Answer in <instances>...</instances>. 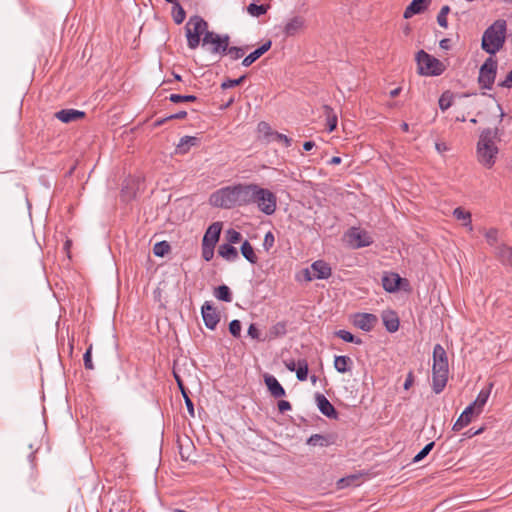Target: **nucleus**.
Listing matches in <instances>:
<instances>
[{
	"instance_id": "1",
	"label": "nucleus",
	"mask_w": 512,
	"mask_h": 512,
	"mask_svg": "<svg viewBox=\"0 0 512 512\" xmlns=\"http://www.w3.org/2000/svg\"><path fill=\"white\" fill-rule=\"evenodd\" d=\"M449 365L445 349L441 344L433 348L432 389L436 394L441 393L448 381Z\"/></svg>"
},
{
	"instance_id": "2",
	"label": "nucleus",
	"mask_w": 512,
	"mask_h": 512,
	"mask_svg": "<svg viewBox=\"0 0 512 512\" xmlns=\"http://www.w3.org/2000/svg\"><path fill=\"white\" fill-rule=\"evenodd\" d=\"M507 24L503 19L493 22L483 33L481 48L490 55L500 51L506 40Z\"/></svg>"
},
{
	"instance_id": "3",
	"label": "nucleus",
	"mask_w": 512,
	"mask_h": 512,
	"mask_svg": "<svg viewBox=\"0 0 512 512\" xmlns=\"http://www.w3.org/2000/svg\"><path fill=\"white\" fill-rule=\"evenodd\" d=\"M498 137V129H484L479 137L477 144L478 160L484 166L490 168L495 163V157L498 153V148L495 144V139Z\"/></svg>"
},
{
	"instance_id": "4",
	"label": "nucleus",
	"mask_w": 512,
	"mask_h": 512,
	"mask_svg": "<svg viewBox=\"0 0 512 512\" xmlns=\"http://www.w3.org/2000/svg\"><path fill=\"white\" fill-rule=\"evenodd\" d=\"M187 45L190 49H196L201 41V35L208 31V23L200 16L195 15L189 18L185 25Z\"/></svg>"
},
{
	"instance_id": "5",
	"label": "nucleus",
	"mask_w": 512,
	"mask_h": 512,
	"mask_svg": "<svg viewBox=\"0 0 512 512\" xmlns=\"http://www.w3.org/2000/svg\"><path fill=\"white\" fill-rule=\"evenodd\" d=\"M416 62L418 65V73L424 76H439L446 69L445 65L439 59L424 50L417 52Z\"/></svg>"
},
{
	"instance_id": "6",
	"label": "nucleus",
	"mask_w": 512,
	"mask_h": 512,
	"mask_svg": "<svg viewBox=\"0 0 512 512\" xmlns=\"http://www.w3.org/2000/svg\"><path fill=\"white\" fill-rule=\"evenodd\" d=\"M210 202L215 207L225 209L239 206L236 185L228 186L214 192L210 197Z\"/></svg>"
},
{
	"instance_id": "7",
	"label": "nucleus",
	"mask_w": 512,
	"mask_h": 512,
	"mask_svg": "<svg viewBox=\"0 0 512 512\" xmlns=\"http://www.w3.org/2000/svg\"><path fill=\"white\" fill-rule=\"evenodd\" d=\"M253 204H256L262 213L272 215L277 208V197L270 190L257 185Z\"/></svg>"
},
{
	"instance_id": "8",
	"label": "nucleus",
	"mask_w": 512,
	"mask_h": 512,
	"mask_svg": "<svg viewBox=\"0 0 512 512\" xmlns=\"http://www.w3.org/2000/svg\"><path fill=\"white\" fill-rule=\"evenodd\" d=\"M498 63L497 60L488 57L479 70L478 83L481 88L491 90L496 78Z\"/></svg>"
},
{
	"instance_id": "9",
	"label": "nucleus",
	"mask_w": 512,
	"mask_h": 512,
	"mask_svg": "<svg viewBox=\"0 0 512 512\" xmlns=\"http://www.w3.org/2000/svg\"><path fill=\"white\" fill-rule=\"evenodd\" d=\"M230 37L228 34L219 35L215 32H206L202 39V46L210 45L208 49L212 54L225 55Z\"/></svg>"
},
{
	"instance_id": "10",
	"label": "nucleus",
	"mask_w": 512,
	"mask_h": 512,
	"mask_svg": "<svg viewBox=\"0 0 512 512\" xmlns=\"http://www.w3.org/2000/svg\"><path fill=\"white\" fill-rule=\"evenodd\" d=\"M346 238H347L348 243L353 248L366 247V246H369L370 244H372V242H373L372 237L369 234V232H367L361 228H356V227L351 228L347 232Z\"/></svg>"
},
{
	"instance_id": "11",
	"label": "nucleus",
	"mask_w": 512,
	"mask_h": 512,
	"mask_svg": "<svg viewBox=\"0 0 512 512\" xmlns=\"http://www.w3.org/2000/svg\"><path fill=\"white\" fill-rule=\"evenodd\" d=\"M201 314L204 321L205 326L208 329H215L217 324L220 321V315L217 312V309L212 305L211 302L206 301L202 305Z\"/></svg>"
},
{
	"instance_id": "12",
	"label": "nucleus",
	"mask_w": 512,
	"mask_h": 512,
	"mask_svg": "<svg viewBox=\"0 0 512 512\" xmlns=\"http://www.w3.org/2000/svg\"><path fill=\"white\" fill-rule=\"evenodd\" d=\"M239 206L253 204L257 184L236 185Z\"/></svg>"
},
{
	"instance_id": "13",
	"label": "nucleus",
	"mask_w": 512,
	"mask_h": 512,
	"mask_svg": "<svg viewBox=\"0 0 512 512\" xmlns=\"http://www.w3.org/2000/svg\"><path fill=\"white\" fill-rule=\"evenodd\" d=\"M377 322V316L371 313H358L354 317V325L366 332L371 331Z\"/></svg>"
},
{
	"instance_id": "14",
	"label": "nucleus",
	"mask_w": 512,
	"mask_h": 512,
	"mask_svg": "<svg viewBox=\"0 0 512 512\" xmlns=\"http://www.w3.org/2000/svg\"><path fill=\"white\" fill-rule=\"evenodd\" d=\"M315 401L319 411L330 419H336L338 413L330 401L321 393L315 395Z\"/></svg>"
},
{
	"instance_id": "15",
	"label": "nucleus",
	"mask_w": 512,
	"mask_h": 512,
	"mask_svg": "<svg viewBox=\"0 0 512 512\" xmlns=\"http://www.w3.org/2000/svg\"><path fill=\"white\" fill-rule=\"evenodd\" d=\"M403 279L399 274L394 272H386L382 277V286L386 292L394 293L400 288V284Z\"/></svg>"
},
{
	"instance_id": "16",
	"label": "nucleus",
	"mask_w": 512,
	"mask_h": 512,
	"mask_svg": "<svg viewBox=\"0 0 512 512\" xmlns=\"http://www.w3.org/2000/svg\"><path fill=\"white\" fill-rule=\"evenodd\" d=\"M264 382L271 396L274 398H281L286 395L285 389L273 375L265 374Z\"/></svg>"
},
{
	"instance_id": "17",
	"label": "nucleus",
	"mask_w": 512,
	"mask_h": 512,
	"mask_svg": "<svg viewBox=\"0 0 512 512\" xmlns=\"http://www.w3.org/2000/svg\"><path fill=\"white\" fill-rule=\"evenodd\" d=\"M221 229H222V224L220 222L212 223L208 227V229L206 230V232L204 234L202 244H204V245L207 244V245L215 247L216 243L219 240Z\"/></svg>"
},
{
	"instance_id": "18",
	"label": "nucleus",
	"mask_w": 512,
	"mask_h": 512,
	"mask_svg": "<svg viewBox=\"0 0 512 512\" xmlns=\"http://www.w3.org/2000/svg\"><path fill=\"white\" fill-rule=\"evenodd\" d=\"M55 117L63 123H70L83 119L85 112L76 109H62L55 113Z\"/></svg>"
},
{
	"instance_id": "19",
	"label": "nucleus",
	"mask_w": 512,
	"mask_h": 512,
	"mask_svg": "<svg viewBox=\"0 0 512 512\" xmlns=\"http://www.w3.org/2000/svg\"><path fill=\"white\" fill-rule=\"evenodd\" d=\"M310 268L316 279H327L332 274L329 264L322 260L315 261Z\"/></svg>"
},
{
	"instance_id": "20",
	"label": "nucleus",
	"mask_w": 512,
	"mask_h": 512,
	"mask_svg": "<svg viewBox=\"0 0 512 512\" xmlns=\"http://www.w3.org/2000/svg\"><path fill=\"white\" fill-rule=\"evenodd\" d=\"M430 0H412L404 11V18L409 19L416 14H420L427 8Z\"/></svg>"
},
{
	"instance_id": "21",
	"label": "nucleus",
	"mask_w": 512,
	"mask_h": 512,
	"mask_svg": "<svg viewBox=\"0 0 512 512\" xmlns=\"http://www.w3.org/2000/svg\"><path fill=\"white\" fill-rule=\"evenodd\" d=\"M382 320L388 332L394 333L399 329V318L393 311H386L382 314Z\"/></svg>"
},
{
	"instance_id": "22",
	"label": "nucleus",
	"mask_w": 512,
	"mask_h": 512,
	"mask_svg": "<svg viewBox=\"0 0 512 512\" xmlns=\"http://www.w3.org/2000/svg\"><path fill=\"white\" fill-rule=\"evenodd\" d=\"M474 414H476V411L472 407L467 406L454 423L453 430L460 431L462 428L467 426L471 422Z\"/></svg>"
},
{
	"instance_id": "23",
	"label": "nucleus",
	"mask_w": 512,
	"mask_h": 512,
	"mask_svg": "<svg viewBox=\"0 0 512 512\" xmlns=\"http://www.w3.org/2000/svg\"><path fill=\"white\" fill-rule=\"evenodd\" d=\"M335 439L332 435L313 434L307 439V444L311 446L327 447L334 444Z\"/></svg>"
},
{
	"instance_id": "24",
	"label": "nucleus",
	"mask_w": 512,
	"mask_h": 512,
	"mask_svg": "<svg viewBox=\"0 0 512 512\" xmlns=\"http://www.w3.org/2000/svg\"><path fill=\"white\" fill-rule=\"evenodd\" d=\"M495 253L498 259L504 264L512 267V248L501 244L495 247Z\"/></svg>"
},
{
	"instance_id": "25",
	"label": "nucleus",
	"mask_w": 512,
	"mask_h": 512,
	"mask_svg": "<svg viewBox=\"0 0 512 512\" xmlns=\"http://www.w3.org/2000/svg\"><path fill=\"white\" fill-rule=\"evenodd\" d=\"M304 21L300 17L292 18L284 27V33L286 36H294L303 27Z\"/></svg>"
},
{
	"instance_id": "26",
	"label": "nucleus",
	"mask_w": 512,
	"mask_h": 512,
	"mask_svg": "<svg viewBox=\"0 0 512 512\" xmlns=\"http://www.w3.org/2000/svg\"><path fill=\"white\" fill-rule=\"evenodd\" d=\"M198 143V139L193 136H184L180 139L177 147V154H186L192 146H195Z\"/></svg>"
},
{
	"instance_id": "27",
	"label": "nucleus",
	"mask_w": 512,
	"mask_h": 512,
	"mask_svg": "<svg viewBox=\"0 0 512 512\" xmlns=\"http://www.w3.org/2000/svg\"><path fill=\"white\" fill-rule=\"evenodd\" d=\"M218 254L227 261H235L238 258L237 249L228 243L219 246Z\"/></svg>"
},
{
	"instance_id": "28",
	"label": "nucleus",
	"mask_w": 512,
	"mask_h": 512,
	"mask_svg": "<svg viewBox=\"0 0 512 512\" xmlns=\"http://www.w3.org/2000/svg\"><path fill=\"white\" fill-rule=\"evenodd\" d=\"M489 395H490V389H482L478 393V396L475 399V401L469 405L470 407H472L476 411V414H480L481 413L482 408L487 403Z\"/></svg>"
},
{
	"instance_id": "29",
	"label": "nucleus",
	"mask_w": 512,
	"mask_h": 512,
	"mask_svg": "<svg viewBox=\"0 0 512 512\" xmlns=\"http://www.w3.org/2000/svg\"><path fill=\"white\" fill-rule=\"evenodd\" d=\"M453 216L457 220L464 221L463 225L467 227L469 231L473 230L471 223V213L469 211L464 210L462 207H457L453 210Z\"/></svg>"
},
{
	"instance_id": "30",
	"label": "nucleus",
	"mask_w": 512,
	"mask_h": 512,
	"mask_svg": "<svg viewBox=\"0 0 512 512\" xmlns=\"http://www.w3.org/2000/svg\"><path fill=\"white\" fill-rule=\"evenodd\" d=\"M352 361L348 356H336L334 359V367L339 373H346L350 370Z\"/></svg>"
},
{
	"instance_id": "31",
	"label": "nucleus",
	"mask_w": 512,
	"mask_h": 512,
	"mask_svg": "<svg viewBox=\"0 0 512 512\" xmlns=\"http://www.w3.org/2000/svg\"><path fill=\"white\" fill-rule=\"evenodd\" d=\"M241 253L243 257L251 264H255L258 260L252 245L246 240L241 246Z\"/></svg>"
},
{
	"instance_id": "32",
	"label": "nucleus",
	"mask_w": 512,
	"mask_h": 512,
	"mask_svg": "<svg viewBox=\"0 0 512 512\" xmlns=\"http://www.w3.org/2000/svg\"><path fill=\"white\" fill-rule=\"evenodd\" d=\"M214 295L217 299L224 302L232 301V294L228 286L221 285L215 289Z\"/></svg>"
},
{
	"instance_id": "33",
	"label": "nucleus",
	"mask_w": 512,
	"mask_h": 512,
	"mask_svg": "<svg viewBox=\"0 0 512 512\" xmlns=\"http://www.w3.org/2000/svg\"><path fill=\"white\" fill-rule=\"evenodd\" d=\"M296 377L299 381H305L308 377V363L305 359H300L297 362V369L295 370Z\"/></svg>"
},
{
	"instance_id": "34",
	"label": "nucleus",
	"mask_w": 512,
	"mask_h": 512,
	"mask_svg": "<svg viewBox=\"0 0 512 512\" xmlns=\"http://www.w3.org/2000/svg\"><path fill=\"white\" fill-rule=\"evenodd\" d=\"M172 5H173V9H172L173 20L176 24H181L185 20V17H186L185 10L180 5L179 0L176 1V4H172Z\"/></svg>"
},
{
	"instance_id": "35",
	"label": "nucleus",
	"mask_w": 512,
	"mask_h": 512,
	"mask_svg": "<svg viewBox=\"0 0 512 512\" xmlns=\"http://www.w3.org/2000/svg\"><path fill=\"white\" fill-rule=\"evenodd\" d=\"M286 332H287L286 323L278 322L270 328L269 336H270V338H277V337L284 336L286 334Z\"/></svg>"
},
{
	"instance_id": "36",
	"label": "nucleus",
	"mask_w": 512,
	"mask_h": 512,
	"mask_svg": "<svg viewBox=\"0 0 512 512\" xmlns=\"http://www.w3.org/2000/svg\"><path fill=\"white\" fill-rule=\"evenodd\" d=\"M335 335L345 342L355 343L359 345L362 344L361 339L356 338L352 333H350L347 330H338L335 332Z\"/></svg>"
},
{
	"instance_id": "37",
	"label": "nucleus",
	"mask_w": 512,
	"mask_h": 512,
	"mask_svg": "<svg viewBox=\"0 0 512 512\" xmlns=\"http://www.w3.org/2000/svg\"><path fill=\"white\" fill-rule=\"evenodd\" d=\"M324 110L327 116L328 131L332 132L337 126V116L329 106H324Z\"/></svg>"
},
{
	"instance_id": "38",
	"label": "nucleus",
	"mask_w": 512,
	"mask_h": 512,
	"mask_svg": "<svg viewBox=\"0 0 512 512\" xmlns=\"http://www.w3.org/2000/svg\"><path fill=\"white\" fill-rule=\"evenodd\" d=\"M247 12L253 17H259L267 12V6L250 3L247 6Z\"/></svg>"
},
{
	"instance_id": "39",
	"label": "nucleus",
	"mask_w": 512,
	"mask_h": 512,
	"mask_svg": "<svg viewBox=\"0 0 512 512\" xmlns=\"http://www.w3.org/2000/svg\"><path fill=\"white\" fill-rule=\"evenodd\" d=\"M225 55H228L232 60H237L245 55V49L236 46L229 47L228 45Z\"/></svg>"
},
{
	"instance_id": "40",
	"label": "nucleus",
	"mask_w": 512,
	"mask_h": 512,
	"mask_svg": "<svg viewBox=\"0 0 512 512\" xmlns=\"http://www.w3.org/2000/svg\"><path fill=\"white\" fill-rule=\"evenodd\" d=\"M170 250V245L166 241L157 242L153 247V253L158 257H163Z\"/></svg>"
},
{
	"instance_id": "41",
	"label": "nucleus",
	"mask_w": 512,
	"mask_h": 512,
	"mask_svg": "<svg viewBox=\"0 0 512 512\" xmlns=\"http://www.w3.org/2000/svg\"><path fill=\"white\" fill-rule=\"evenodd\" d=\"M450 12V7L448 5H444L441 9H440V12L438 13L437 15V22L439 24V26L443 27V28H447L448 26V23H447V14Z\"/></svg>"
},
{
	"instance_id": "42",
	"label": "nucleus",
	"mask_w": 512,
	"mask_h": 512,
	"mask_svg": "<svg viewBox=\"0 0 512 512\" xmlns=\"http://www.w3.org/2000/svg\"><path fill=\"white\" fill-rule=\"evenodd\" d=\"M196 96L194 95H180V94H171L169 96V100L173 103L180 102H194L196 101Z\"/></svg>"
},
{
	"instance_id": "43",
	"label": "nucleus",
	"mask_w": 512,
	"mask_h": 512,
	"mask_svg": "<svg viewBox=\"0 0 512 512\" xmlns=\"http://www.w3.org/2000/svg\"><path fill=\"white\" fill-rule=\"evenodd\" d=\"M433 447H434V442H430V443L426 444L424 446V448L414 456L413 462L417 463V462H420L421 460H423L430 453V451L433 449Z\"/></svg>"
},
{
	"instance_id": "44",
	"label": "nucleus",
	"mask_w": 512,
	"mask_h": 512,
	"mask_svg": "<svg viewBox=\"0 0 512 512\" xmlns=\"http://www.w3.org/2000/svg\"><path fill=\"white\" fill-rule=\"evenodd\" d=\"M485 238L490 246H496L498 240V230L491 228L485 233Z\"/></svg>"
},
{
	"instance_id": "45",
	"label": "nucleus",
	"mask_w": 512,
	"mask_h": 512,
	"mask_svg": "<svg viewBox=\"0 0 512 512\" xmlns=\"http://www.w3.org/2000/svg\"><path fill=\"white\" fill-rule=\"evenodd\" d=\"M245 78H246V76L242 75L238 79H226L225 81L222 82L221 88L222 89H229V88L238 86V85H240L245 80Z\"/></svg>"
},
{
	"instance_id": "46",
	"label": "nucleus",
	"mask_w": 512,
	"mask_h": 512,
	"mask_svg": "<svg viewBox=\"0 0 512 512\" xmlns=\"http://www.w3.org/2000/svg\"><path fill=\"white\" fill-rule=\"evenodd\" d=\"M452 105V97L448 93H443L439 98V107L442 111L447 110Z\"/></svg>"
},
{
	"instance_id": "47",
	"label": "nucleus",
	"mask_w": 512,
	"mask_h": 512,
	"mask_svg": "<svg viewBox=\"0 0 512 512\" xmlns=\"http://www.w3.org/2000/svg\"><path fill=\"white\" fill-rule=\"evenodd\" d=\"M226 239L228 241V244H236L241 240V234L240 232L234 229H229L226 232Z\"/></svg>"
},
{
	"instance_id": "48",
	"label": "nucleus",
	"mask_w": 512,
	"mask_h": 512,
	"mask_svg": "<svg viewBox=\"0 0 512 512\" xmlns=\"http://www.w3.org/2000/svg\"><path fill=\"white\" fill-rule=\"evenodd\" d=\"M229 332L234 337H240L241 334V322L239 320H232L229 324Z\"/></svg>"
},
{
	"instance_id": "49",
	"label": "nucleus",
	"mask_w": 512,
	"mask_h": 512,
	"mask_svg": "<svg viewBox=\"0 0 512 512\" xmlns=\"http://www.w3.org/2000/svg\"><path fill=\"white\" fill-rule=\"evenodd\" d=\"M214 256V246L202 244V257L206 261H210Z\"/></svg>"
},
{
	"instance_id": "50",
	"label": "nucleus",
	"mask_w": 512,
	"mask_h": 512,
	"mask_svg": "<svg viewBox=\"0 0 512 512\" xmlns=\"http://www.w3.org/2000/svg\"><path fill=\"white\" fill-rule=\"evenodd\" d=\"M92 346H90L86 352L84 353L83 360H84V366L88 370H92L94 368V365L92 363Z\"/></svg>"
},
{
	"instance_id": "51",
	"label": "nucleus",
	"mask_w": 512,
	"mask_h": 512,
	"mask_svg": "<svg viewBox=\"0 0 512 512\" xmlns=\"http://www.w3.org/2000/svg\"><path fill=\"white\" fill-rule=\"evenodd\" d=\"M260 56L258 55V53L254 50L253 52H251L250 54H248L243 60H242V65L244 67H249L250 65H252L257 59H259Z\"/></svg>"
},
{
	"instance_id": "52",
	"label": "nucleus",
	"mask_w": 512,
	"mask_h": 512,
	"mask_svg": "<svg viewBox=\"0 0 512 512\" xmlns=\"http://www.w3.org/2000/svg\"><path fill=\"white\" fill-rule=\"evenodd\" d=\"M271 135L274 137V140L283 142L286 147H289L291 145V138H289L285 134L274 132L271 133Z\"/></svg>"
},
{
	"instance_id": "53",
	"label": "nucleus",
	"mask_w": 512,
	"mask_h": 512,
	"mask_svg": "<svg viewBox=\"0 0 512 512\" xmlns=\"http://www.w3.org/2000/svg\"><path fill=\"white\" fill-rule=\"evenodd\" d=\"M181 393L183 395L185 405L187 407V410H188L190 416L194 417V405H193L192 400L189 398L186 389L181 391Z\"/></svg>"
},
{
	"instance_id": "54",
	"label": "nucleus",
	"mask_w": 512,
	"mask_h": 512,
	"mask_svg": "<svg viewBox=\"0 0 512 512\" xmlns=\"http://www.w3.org/2000/svg\"><path fill=\"white\" fill-rule=\"evenodd\" d=\"M274 242H275V238H274V235L272 234V232H267L265 237H264V241H263V247L265 250H269L273 245H274Z\"/></svg>"
},
{
	"instance_id": "55",
	"label": "nucleus",
	"mask_w": 512,
	"mask_h": 512,
	"mask_svg": "<svg viewBox=\"0 0 512 512\" xmlns=\"http://www.w3.org/2000/svg\"><path fill=\"white\" fill-rule=\"evenodd\" d=\"M247 333L253 339H257V340L260 339L259 329L257 328V326L254 323L250 324Z\"/></svg>"
},
{
	"instance_id": "56",
	"label": "nucleus",
	"mask_w": 512,
	"mask_h": 512,
	"mask_svg": "<svg viewBox=\"0 0 512 512\" xmlns=\"http://www.w3.org/2000/svg\"><path fill=\"white\" fill-rule=\"evenodd\" d=\"M258 130H259V132H262L266 135H271V133H273L271 131L270 125L264 121H262L258 124Z\"/></svg>"
},
{
	"instance_id": "57",
	"label": "nucleus",
	"mask_w": 512,
	"mask_h": 512,
	"mask_svg": "<svg viewBox=\"0 0 512 512\" xmlns=\"http://www.w3.org/2000/svg\"><path fill=\"white\" fill-rule=\"evenodd\" d=\"M498 85L504 88H512V70L507 74L506 78Z\"/></svg>"
},
{
	"instance_id": "58",
	"label": "nucleus",
	"mask_w": 512,
	"mask_h": 512,
	"mask_svg": "<svg viewBox=\"0 0 512 512\" xmlns=\"http://www.w3.org/2000/svg\"><path fill=\"white\" fill-rule=\"evenodd\" d=\"M278 409L281 413H284L286 411H289L291 410V404L290 402L286 401V400H280L278 402Z\"/></svg>"
},
{
	"instance_id": "59",
	"label": "nucleus",
	"mask_w": 512,
	"mask_h": 512,
	"mask_svg": "<svg viewBox=\"0 0 512 512\" xmlns=\"http://www.w3.org/2000/svg\"><path fill=\"white\" fill-rule=\"evenodd\" d=\"M271 47V41H267L263 43L259 48H257L255 51L258 53V55L261 57L264 53H266Z\"/></svg>"
},
{
	"instance_id": "60",
	"label": "nucleus",
	"mask_w": 512,
	"mask_h": 512,
	"mask_svg": "<svg viewBox=\"0 0 512 512\" xmlns=\"http://www.w3.org/2000/svg\"><path fill=\"white\" fill-rule=\"evenodd\" d=\"M271 47V41H267L263 43L259 48H257L255 51L258 53V55L261 57L264 53H266Z\"/></svg>"
},
{
	"instance_id": "61",
	"label": "nucleus",
	"mask_w": 512,
	"mask_h": 512,
	"mask_svg": "<svg viewBox=\"0 0 512 512\" xmlns=\"http://www.w3.org/2000/svg\"><path fill=\"white\" fill-rule=\"evenodd\" d=\"M413 382H414V376H413V373L412 372H409L407 377H406V380L404 382V389L405 390H408L412 385H413Z\"/></svg>"
},
{
	"instance_id": "62",
	"label": "nucleus",
	"mask_w": 512,
	"mask_h": 512,
	"mask_svg": "<svg viewBox=\"0 0 512 512\" xmlns=\"http://www.w3.org/2000/svg\"><path fill=\"white\" fill-rule=\"evenodd\" d=\"M284 365L291 372H294L297 369V363H295L294 360H285Z\"/></svg>"
},
{
	"instance_id": "63",
	"label": "nucleus",
	"mask_w": 512,
	"mask_h": 512,
	"mask_svg": "<svg viewBox=\"0 0 512 512\" xmlns=\"http://www.w3.org/2000/svg\"><path fill=\"white\" fill-rule=\"evenodd\" d=\"M186 116H187V112L186 111H180L178 113L171 114V115L167 116L166 119H170V120H173V119H183Z\"/></svg>"
},
{
	"instance_id": "64",
	"label": "nucleus",
	"mask_w": 512,
	"mask_h": 512,
	"mask_svg": "<svg viewBox=\"0 0 512 512\" xmlns=\"http://www.w3.org/2000/svg\"><path fill=\"white\" fill-rule=\"evenodd\" d=\"M440 47L444 50L450 49V39L444 38L439 43Z\"/></svg>"
}]
</instances>
